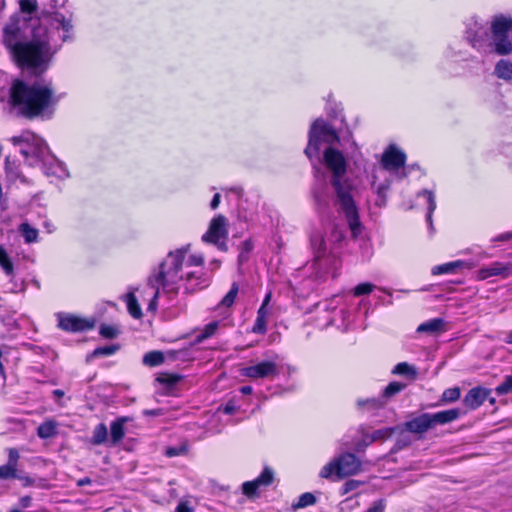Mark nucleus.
I'll return each mask as SVG.
<instances>
[{
  "instance_id": "69168bd1",
  "label": "nucleus",
  "mask_w": 512,
  "mask_h": 512,
  "mask_svg": "<svg viewBox=\"0 0 512 512\" xmlns=\"http://www.w3.org/2000/svg\"><path fill=\"white\" fill-rule=\"evenodd\" d=\"M144 414L157 416V415H159V412L157 410H146V411H144Z\"/></svg>"
},
{
  "instance_id": "473e14b6",
  "label": "nucleus",
  "mask_w": 512,
  "mask_h": 512,
  "mask_svg": "<svg viewBox=\"0 0 512 512\" xmlns=\"http://www.w3.org/2000/svg\"><path fill=\"white\" fill-rule=\"evenodd\" d=\"M406 387L405 384L400 382H391L383 391L382 399H389L399 392H401Z\"/></svg>"
},
{
  "instance_id": "5fc2aeb1",
  "label": "nucleus",
  "mask_w": 512,
  "mask_h": 512,
  "mask_svg": "<svg viewBox=\"0 0 512 512\" xmlns=\"http://www.w3.org/2000/svg\"><path fill=\"white\" fill-rule=\"evenodd\" d=\"M385 502L383 500H378L372 504L371 507L366 512H384Z\"/></svg>"
},
{
  "instance_id": "b1692460",
  "label": "nucleus",
  "mask_w": 512,
  "mask_h": 512,
  "mask_svg": "<svg viewBox=\"0 0 512 512\" xmlns=\"http://www.w3.org/2000/svg\"><path fill=\"white\" fill-rule=\"evenodd\" d=\"M386 401L381 398L358 399L357 406L363 411H373L383 408Z\"/></svg>"
},
{
  "instance_id": "6e6d98bb",
  "label": "nucleus",
  "mask_w": 512,
  "mask_h": 512,
  "mask_svg": "<svg viewBox=\"0 0 512 512\" xmlns=\"http://www.w3.org/2000/svg\"><path fill=\"white\" fill-rule=\"evenodd\" d=\"M175 512H193V509L190 508L186 503L181 502L176 507Z\"/></svg>"
},
{
  "instance_id": "2eb2a0df",
  "label": "nucleus",
  "mask_w": 512,
  "mask_h": 512,
  "mask_svg": "<svg viewBox=\"0 0 512 512\" xmlns=\"http://www.w3.org/2000/svg\"><path fill=\"white\" fill-rule=\"evenodd\" d=\"M310 243L314 253V262L321 266V261L327 253V245L322 233L318 230L313 231L310 236Z\"/></svg>"
},
{
  "instance_id": "0eeeda50",
  "label": "nucleus",
  "mask_w": 512,
  "mask_h": 512,
  "mask_svg": "<svg viewBox=\"0 0 512 512\" xmlns=\"http://www.w3.org/2000/svg\"><path fill=\"white\" fill-rule=\"evenodd\" d=\"M361 471V462L352 453H344L338 458L326 464L320 471L322 478H330L336 475L338 478H345L355 475Z\"/></svg>"
},
{
  "instance_id": "c85d7f7f",
  "label": "nucleus",
  "mask_w": 512,
  "mask_h": 512,
  "mask_svg": "<svg viewBox=\"0 0 512 512\" xmlns=\"http://www.w3.org/2000/svg\"><path fill=\"white\" fill-rule=\"evenodd\" d=\"M418 196L424 197L426 199L428 209L427 222L429 223V225H432V213L436 209L435 195L432 191L422 190L421 192L418 193Z\"/></svg>"
},
{
  "instance_id": "e2e57ef3",
  "label": "nucleus",
  "mask_w": 512,
  "mask_h": 512,
  "mask_svg": "<svg viewBox=\"0 0 512 512\" xmlns=\"http://www.w3.org/2000/svg\"><path fill=\"white\" fill-rule=\"evenodd\" d=\"M15 164H16V162H10V161L5 162V170L7 172L12 171L14 169Z\"/></svg>"
},
{
  "instance_id": "c03bdc74",
  "label": "nucleus",
  "mask_w": 512,
  "mask_h": 512,
  "mask_svg": "<svg viewBox=\"0 0 512 512\" xmlns=\"http://www.w3.org/2000/svg\"><path fill=\"white\" fill-rule=\"evenodd\" d=\"M99 333L102 337L107 339H113L117 337L119 331L116 327L111 325H102L100 327Z\"/></svg>"
},
{
  "instance_id": "cd10ccee",
  "label": "nucleus",
  "mask_w": 512,
  "mask_h": 512,
  "mask_svg": "<svg viewBox=\"0 0 512 512\" xmlns=\"http://www.w3.org/2000/svg\"><path fill=\"white\" fill-rule=\"evenodd\" d=\"M126 303H127L128 312L133 318L139 319L142 317V311H141L140 305H139V303L136 299V296L134 295L133 292H130L126 295Z\"/></svg>"
},
{
  "instance_id": "1a4fd4ad",
  "label": "nucleus",
  "mask_w": 512,
  "mask_h": 512,
  "mask_svg": "<svg viewBox=\"0 0 512 512\" xmlns=\"http://www.w3.org/2000/svg\"><path fill=\"white\" fill-rule=\"evenodd\" d=\"M240 374L252 380L274 378L279 374V368L276 362L265 360L242 368Z\"/></svg>"
},
{
  "instance_id": "7ed1b4c3",
  "label": "nucleus",
  "mask_w": 512,
  "mask_h": 512,
  "mask_svg": "<svg viewBox=\"0 0 512 512\" xmlns=\"http://www.w3.org/2000/svg\"><path fill=\"white\" fill-rule=\"evenodd\" d=\"M355 142L348 135L339 137L334 128L319 118L316 119L309 131V142L305 149L308 158L319 157L322 152L323 160H346L354 157Z\"/></svg>"
},
{
  "instance_id": "37998d69",
  "label": "nucleus",
  "mask_w": 512,
  "mask_h": 512,
  "mask_svg": "<svg viewBox=\"0 0 512 512\" xmlns=\"http://www.w3.org/2000/svg\"><path fill=\"white\" fill-rule=\"evenodd\" d=\"M389 188V182L385 181L384 183L379 184L376 187L378 198L376 200V204L382 206L385 204L386 199V191Z\"/></svg>"
},
{
  "instance_id": "20e7f679",
  "label": "nucleus",
  "mask_w": 512,
  "mask_h": 512,
  "mask_svg": "<svg viewBox=\"0 0 512 512\" xmlns=\"http://www.w3.org/2000/svg\"><path fill=\"white\" fill-rule=\"evenodd\" d=\"M316 177L329 178L337 200L345 213L353 237L360 233L361 224L352 197V184L347 176L346 162H317L314 166Z\"/></svg>"
},
{
  "instance_id": "3c124183",
  "label": "nucleus",
  "mask_w": 512,
  "mask_h": 512,
  "mask_svg": "<svg viewBox=\"0 0 512 512\" xmlns=\"http://www.w3.org/2000/svg\"><path fill=\"white\" fill-rule=\"evenodd\" d=\"M218 328V322H212L205 326L203 333L199 336L200 340L211 337Z\"/></svg>"
},
{
  "instance_id": "f704fd0d",
  "label": "nucleus",
  "mask_w": 512,
  "mask_h": 512,
  "mask_svg": "<svg viewBox=\"0 0 512 512\" xmlns=\"http://www.w3.org/2000/svg\"><path fill=\"white\" fill-rule=\"evenodd\" d=\"M393 432H394V428H389V427L376 430L370 436L369 443H372L375 441H384V440L388 439L389 437H391Z\"/></svg>"
},
{
  "instance_id": "bb28decb",
  "label": "nucleus",
  "mask_w": 512,
  "mask_h": 512,
  "mask_svg": "<svg viewBox=\"0 0 512 512\" xmlns=\"http://www.w3.org/2000/svg\"><path fill=\"white\" fill-rule=\"evenodd\" d=\"M268 315L267 307L261 306L257 312V319L253 326L252 331L257 334H264L266 332V317Z\"/></svg>"
},
{
  "instance_id": "dca6fc26",
  "label": "nucleus",
  "mask_w": 512,
  "mask_h": 512,
  "mask_svg": "<svg viewBox=\"0 0 512 512\" xmlns=\"http://www.w3.org/2000/svg\"><path fill=\"white\" fill-rule=\"evenodd\" d=\"M52 25L56 29L63 31V34L61 35L62 42H65L71 38V32L73 30L71 16L67 17L61 13L55 12L52 15Z\"/></svg>"
},
{
  "instance_id": "864d4df0",
  "label": "nucleus",
  "mask_w": 512,
  "mask_h": 512,
  "mask_svg": "<svg viewBox=\"0 0 512 512\" xmlns=\"http://www.w3.org/2000/svg\"><path fill=\"white\" fill-rule=\"evenodd\" d=\"M360 486V482L357 480H349L344 483L342 487V494H347Z\"/></svg>"
},
{
  "instance_id": "a18cd8bd",
  "label": "nucleus",
  "mask_w": 512,
  "mask_h": 512,
  "mask_svg": "<svg viewBox=\"0 0 512 512\" xmlns=\"http://www.w3.org/2000/svg\"><path fill=\"white\" fill-rule=\"evenodd\" d=\"M118 347L115 345L99 347L93 351V356H109L117 351Z\"/></svg>"
},
{
  "instance_id": "5701e85b",
  "label": "nucleus",
  "mask_w": 512,
  "mask_h": 512,
  "mask_svg": "<svg viewBox=\"0 0 512 512\" xmlns=\"http://www.w3.org/2000/svg\"><path fill=\"white\" fill-rule=\"evenodd\" d=\"M494 74L505 81L512 80V62L508 60H500L494 68Z\"/></svg>"
},
{
  "instance_id": "a19ab883",
  "label": "nucleus",
  "mask_w": 512,
  "mask_h": 512,
  "mask_svg": "<svg viewBox=\"0 0 512 512\" xmlns=\"http://www.w3.org/2000/svg\"><path fill=\"white\" fill-rule=\"evenodd\" d=\"M316 501V498L311 493H304L299 497L297 504L294 505V508H304L310 505H313Z\"/></svg>"
},
{
  "instance_id": "aec40b11",
  "label": "nucleus",
  "mask_w": 512,
  "mask_h": 512,
  "mask_svg": "<svg viewBox=\"0 0 512 512\" xmlns=\"http://www.w3.org/2000/svg\"><path fill=\"white\" fill-rule=\"evenodd\" d=\"M41 170L48 177L63 179L69 175L63 162H41Z\"/></svg>"
},
{
  "instance_id": "bf43d9fd",
  "label": "nucleus",
  "mask_w": 512,
  "mask_h": 512,
  "mask_svg": "<svg viewBox=\"0 0 512 512\" xmlns=\"http://www.w3.org/2000/svg\"><path fill=\"white\" fill-rule=\"evenodd\" d=\"M53 396L57 400L58 404L62 406V403H60V399L65 395V392L60 389H56L52 392Z\"/></svg>"
},
{
  "instance_id": "39448f33",
  "label": "nucleus",
  "mask_w": 512,
  "mask_h": 512,
  "mask_svg": "<svg viewBox=\"0 0 512 512\" xmlns=\"http://www.w3.org/2000/svg\"><path fill=\"white\" fill-rule=\"evenodd\" d=\"M489 34L487 28L475 21L468 28V40L479 51L494 52L498 55L512 53V17L496 15L490 21Z\"/></svg>"
},
{
  "instance_id": "9b49d317",
  "label": "nucleus",
  "mask_w": 512,
  "mask_h": 512,
  "mask_svg": "<svg viewBox=\"0 0 512 512\" xmlns=\"http://www.w3.org/2000/svg\"><path fill=\"white\" fill-rule=\"evenodd\" d=\"M59 327L65 331L80 332L93 327V322L74 315H60Z\"/></svg>"
},
{
  "instance_id": "6ab92c4d",
  "label": "nucleus",
  "mask_w": 512,
  "mask_h": 512,
  "mask_svg": "<svg viewBox=\"0 0 512 512\" xmlns=\"http://www.w3.org/2000/svg\"><path fill=\"white\" fill-rule=\"evenodd\" d=\"M487 396L488 392L485 389L473 388L466 394L463 403L467 408L474 410L484 403Z\"/></svg>"
},
{
  "instance_id": "4d7b16f0",
  "label": "nucleus",
  "mask_w": 512,
  "mask_h": 512,
  "mask_svg": "<svg viewBox=\"0 0 512 512\" xmlns=\"http://www.w3.org/2000/svg\"><path fill=\"white\" fill-rule=\"evenodd\" d=\"M511 239H512V233L506 232V233L499 235L495 239H493V241H509Z\"/></svg>"
},
{
  "instance_id": "412c9836",
  "label": "nucleus",
  "mask_w": 512,
  "mask_h": 512,
  "mask_svg": "<svg viewBox=\"0 0 512 512\" xmlns=\"http://www.w3.org/2000/svg\"><path fill=\"white\" fill-rule=\"evenodd\" d=\"M460 416L459 409H449L440 411L435 414H430L432 426L444 425L456 420Z\"/></svg>"
},
{
  "instance_id": "4468645a",
  "label": "nucleus",
  "mask_w": 512,
  "mask_h": 512,
  "mask_svg": "<svg viewBox=\"0 0 512 512\" xmlns=\"http://www.w3.org/2000/svg\"><path fill=\"white\" fill-rule=\"evenodd\" d=\"M405 429L414 434H423L433 428L430 414L424 413L405 423Z\"/></svg>"
},
{
  "instance_id": "f3484780",
  "label": "nucleus",
  "mask_w": 512,
  "mask_h": 512,
  "mask_svg": "<svg viewBox=\"0 0 512 512\" xmlns=\"http://www.w3.org/2000/svg\"><path fill=\"white\" fill-rule=\"evenodd\" d=\"M447 330V324L442 318L430 319L421 323L416 331L417 333H425L432 336H437Z\"/></svg>"
},
{
  "instance_id": "09e8293b",
  "label": "nucleus",
  "mask_w": 512,
  "mask_h": 512,
  "mask_svg": "<svg viewBox=\"0 0 512 512\" xmlns=\"http://www.w3.org/2000/svg\"><path fill=\"white\" fill-rule=\"evenodd\" d=\"M20 8L22 12L32 13L37 8L36 0H19Z\"/></svg>"
},
{
  "instance_id": "6e6552de",
  "label": "nucleus",
  "mask_w": 512,
  "mask_h": 512,
  "mask_svg": "<svg viewBox=\"0 0 512 512\" xmlns=\"http://www.w3.org/2000/svg\"><path fill=\"white\" fill-rule=\"evenodd\" d=\"M228 236V220L223 215L214 217L207 232L202 236V240L216 245L220 250L226 251L225 239Z\"/></svg>"
},
{
  "instance_id": "58836bf2",
  "label": "nucleus",
  "mask_w": 512,
  "mask_h": 512,
  "mask_svg": "<svg viewBox=\"0 0 512 512\" xmlns=\"http://www.w3.org/2000/svg\"><path fill=\"white\" fill-rule=\"evenodd\" d=\"M17 468L11 464H5L0 466V479H12L17 478Z\"/></svg>"
},
{
  "instance_id": "0e129e2a",
  "label": "nucleus",
  "mask_w": 512,
  "mask_h": 512,
  "mask_svg": "<svg viewBox=\"0 0 512 512\" xmlns=\"http://www.w3.org/2000/svg\"><path fill=\"white\" fill-rule=\"evenodd\" d=\"M505 342H506L507 344H512V330H511V331H509V332L506 334Z\"/></svg>"
},
{
  "instance_id": "4be33fe9",
  "label": "nucleus",
  "mask_w": 512,
  "mask_h": 512,
  "mask_svg": "<svg viewBox=\"0 0 512 512\" xmlns=\"http://www.w3.org/2000/svg\"><path fill=\"white\" fill-rule=\"evenodd\" d=\"M126 417H121L110 425V441L113 445L118 444L125 436L124 424L127 422Z\"/></svg>"
},
{
  "instance_id": "72a5a7b5",
  "label": "nucleus",
  "mask_w": 512,
  "mask_h": 512,
  "mask_svg": "<svg viewBox=\"0 0 512 512\" xmlns=\"http://www.w3.org/2000/svg\"><path fill=\"white\" fill-rule=\"evenodd\" d=\"M238 290H239L238 285L236 283H233L231 289L223 297V299L221 300L219 305L222 307H226V308L231 307L235 302L236 296L238 294Z\"/></svg>"
},
{
  "instance_id": "f257e3e1",
  "label": "nucleus",
  "mask_w": 512,
  "mask_h": 512,
  "mask_svg": "<svg viewBox=\"0 0 512 512\" xmlns=\"http://www.w3.org/2000/svg\"><path fill=\"white\" fill-rule=\"evenodd\" d=\"M189 245L170 251L159 264L158 272L152 274L148 284L154 289L148 310H157L159 286L165 293L176 294L183 287L185 293H193L209 285V277L204 271V258L201 255H188Z\"/></svg>"
},
{
  "instance_id": "ea45409f",
  "label": "nucleus",
  "mask_w": 512,
  "mask_h": 512,
  "mask_svg": "<svg viewBox=\"0 0 512 512\" xmlns=\"http://www.w3.org/2000/svg\"><path fill=\"white\" fill-rule=\"evenodd\" d=\"M393 373L398 374V375H412V376L416 375L415 369L406 362L398 363L394 367Z\"/></svg>"
},
{
  "instance_id": "f03ea898",
  "label": "nucleus",
  "mask_w": 512,
  "mask_h": 512,
  "mask_svg": "<svg viewBox=\"0 0 512 512\" xmlns=\"http://www.w3.org/2000/svg\"><path fill=\"white\" fill-rule=\"evenodd\" d=\"M3 42L9 49L14 60L21 67L31 69L35 73H43L59 49L53 43L51 32L42 22L32 25L31 37L21 41L20 19L12 16L4 27Z\"/></svg>"
},
{
  "instance_id": "680f3d73",
  "label": "nucleus",
  "mask_w": 512,
  "mask_h": 512,
  "mask_svg": "<svg viewBox=\"0 0 512 512\" xmlns=\"http://www.w3.org/2000/svg\"><path fill=\"white\" fill-rule=\"evenodd\" d=\"M240 391H241V393L248 395V394L252 393L253 389L251 386H243L240 388Z\"/></svg>"
},
{
  "instance_id": "603ef678",
  "label": "nucleus",
  "mask_w": 512,
  "mask_h": 512,
  "mask_svg": "<svg viewBox=\"0 0 512 512\" xmlns=\"http://www.w3.org/2000/svg\"><path fill=\"white\" fill-rule=\"evenodd\" d=\"M19 458H20V455H19L17 449H15V448L8 449V462H7L8 464H11L17 468Z\"/></svg>"
},
{
  "instance_id": "49530a36",
  "label": "nucleus",
  "mask_w": 512,
  "mask_h": 512,
  "mask_svg": "<svg viewBox=\"0 0 512 512\" xmlns=\"http://www.w3.org/2000/svg\"><path fill=\"white\" fill-rule=\"evenodd\" d=\"M157 380L160 383L166 384L168 386H173L180 380V377L178 375H173V374H161L157 378Z\"/></svg>"
},
{
  "instance_id": "a211bd4d",
  "label": "nucleus",
  "mask_w": 512,
  "mask_h": 512,
  "mask_svg": "<svg viewBox=\"0 0 512 512\" xmlns=\"http://www.w3.org/2000/svg\"><path fill=\"white\" fill-rule=\"evenodd\" d=\"M376 173H389L390 175L401 179L406 176L407 167L405 162H380L379 166L376 168Z\"/></svg>"
},
{
  "instance_id": "774afa93",
  "label": "nucleus",
  "mask_w": 512,
  "mask_h": 512,
  "mask_svg": "<svg viewBox=\"0 0 512 512\" xmlns=\"http://www.w3.org/2000/svg\"><path fill=\"white\" fill-rule=\"evenodd\" d=\"M269 300H270V294H268V295L266 296V298L264 299V301H263V303H262V305H261V306L266 307V306H267V304H268V302H269Z\"/></svg>"
},
{
  "instance_id": "f8f14e48",
  "label": "nucleus",
  "mask_w": 512,
  "mask_h": 512,
  "mask_svg": "<svg viewBox=\"0 0 512 512\" xmlns=\"http://www.w3.org/2000/svg\"><path fill=\"white\" fill-rule=\"evenodd\" d=\"M512 272V264L493 262L477 271V279L485 280L493 276L507 277Z\"/></svg>"
},
{
  "instance_id": "9d476101",
  "label": "nucleus",
  "mask_w": 512,
  "mask_h": 512,
  "mask_svg": "<svg viewBox=\"0 0 512 512\" xmlns=\"http://www.w3.org/2000/svg\"><path fill=\"white\" fill-rule=\"evenodd\" d=\"M274 479V473L272 469L265 467L262 473L253 481L243 483L242 492L249 498H253L258 495V490L262 486H269Z\"/></svg>"
},
{
  "instance_id": "c756f323",
  "label": "nucleus",
  "mask_w": 512,
  "mask_h": 512,
  "mask_svg": "<svg viewBox=\"0 0 512 512\" xmlns=\"http://www.w3.org/2000/svg\"><path fill=\"white\" fill-rule=\"evenodd\" d=\"M407 155L396 145L391 144L383 153L381 160H406Z\"/></svg>"
},
{
  "instance_id": "e433bc0d",
  "label": "nucleus",
  "mask_w": 512,
  "mask_h": 512,
  "mask_svg": "<svg viewBox=\"0 0 512 512\" xmlns=\"http://www.w3.org/2000/svg\"><path fill=\"white\" fill-rule=\"evenodd\" d=\"M107 440V428L104 424H99L94 432L92 442L94 444H102Z\"/></svg>"
},
{
  "instance_id": "de8ad7c7",
  "label": "nucleus",
  "mask_w": 512,
  "mask_h": 512,
  "mask_svg": "<svg viewBox=\"0 0 512 512\" xmlns=\"http://www.w3.org/2000/svg\"><path fill=\"white\" fill-rule=\"evenodd\" d=\"M374 289V285L373 284H370V283H361L359 285H357L355 288H354V295L355 296H361V295H364V294H369L373 291Z\"/></svg>"
},
{
  "instance_id": "2f4dec72",
  "label": "nucleus",
  "mask_w": 512,
  "mask_h": 512,
  "mask_svg": "<svg viewBox=\"0 0 512 512\" xmlns=\"http://www.w3.org/2000/svg\"><path fill=\"white\" fill-rule=\"evenodd\" d=\"M164 362V355L160 351H151L144 355L143 363L147 366L154 367Z\"/></svg>"
},
{
  "instance_id": "423d86ee",
  "label": "nucleus",
  "mask_w": 512,
  "mask_h": 512,
  "mask_svg": "<svg viewBox=\"0 0 512 512\" xmlns=\"http://www.w3.org/2000/svg\"><path fill=\"white\" fill-rule=\"evenodd\" d=\"M9 102L27 117H35L45 113L57 102L50 84L36 82L27 85L16 80L10 88Z\"/></svg>"
},
{
  "instance_id": "7c9ffc66",
  "label": "nucleus",
  "mask_w": 512,
  "mask_h": 512,
  "mask_svg": "<svg viewBox=\"0 0 512 512\" xmlns=\"http://www.w3.org/2000/svg\"><path fill=\"white\" fill-rule=\"evenodd\" d=\"M0 266L7 276H14L13 263L10 257L8 256L6 250L2 246H0Z\"/></svg>"
},
{
  "instance_id": "338daca9",
  "label": "nucleus",
  "mask_w": 512,
  "mask_h": 512,
  "mask_svg": "<svg viewBox=\"0 0 512 512\" xmlns=\"http://www.w3.org/2000/svg\"><path fill=\"white\" fill-rule=\"evenodd\" d=\"M333 234H334V237H335L336 241H340L341 240V238H342L341 232L334 231Z\"/></svg>"
},
{
  "instance_id": "13d9d810",
  "label": "nucleus",
  "mask_w": 512,
  "mask_h": 512,
  "mask_svg": "<svg viewBox=\"0 0 512 512\" xmlns=\"http://www.w3.org/2000/svg\"><path fill=\"white\" fill-rule=\"evenodd\" d=\"M220 198H221V196H220V194H219V193H216V194L214 195V197H213V199H212V201H211V203H210V207H211L213 210H214V209H216V208L219 206V204H220Z\"/></svg>"
},
{
  "instance_id": "393cba45",
  "label": "nucleus",
  "mask_w": 512,
  "mask_h": 512,
  "mask_svg": "<svg viewBox=\"0 0 512 512\" xmlns=\"http://www.w3.org/2000/svg\"><path fill=\"white\" fill-rule=\"evenodd\" d=\"M464 262L463 261H453L449 263H445L442 265H438L432 268V274L433 275H441V274H452L455 273V271L458 268L463 267Z\"/></svg>"
},
{
  "instance_id": "ddd939ff",
  "label": "nucleus",
  "mask_w": 512,
  "mask_h": 512,
  "mask_svg": "<svg viewBox=\"0 0 512 512\" xmlns=\"http://www.w3.org/2000/svg\"><path fill=\"white\" fill-rule=\"evenodd\" d=\"M21 154L25 158L31 157L39 160H44L51 156L49 148L41 140H36L33 144H26L25 147L21 148Z\"/></svg>"
},
{
  "instance_id": "4c0bfd02",
  "label": "nucleus",
  "mask_w": 512,
  "mask_h": 512,
  "mask_svg": "<svg viewBox=\"0 0 512 512\" xmlns=\"http://www.w3.org/2000/svg\"><path fill=\"white\" fill-rule=\"evenodd\" d=\"M461 392L458 387L446 389L442 394V401L446 403H452L460 398Z\"/></svg>"
},
{
  "instance_id": "8fccbe9b",
  "label": "nucleus",
  "mask_w": 512,
  "mask_h": 512,
  "mask_svg": "<svg viewBox=\"0 0 512 512\" xmlns=\"http://www.w3.org/2000/svg\"><path fill=\"white\" fill-rule=\"evenodd\" d=\"M187 452V446L181 445L179 447H168L165 451L166 456L174 457L184 455Z\"/></svg>"
},
{
  "instance_id": "052dcab7",
  "label": "nucleus",
  "mask_w": 512,
  "mask_h": 512,
  "mask_svg": "<svg viewBox=\"0 0 512 512\" xmlns=\"http://www.w3.org/2000/svg\"><path fill=\"white\" fill-rule=\"evenodd\" d=\"M91 482H92V480L90 478L85 477L83 479H80L77 484H78V486H84V485L91 484Z\"/></svg>"
},
{
  "instance_id": "a878e982",
  "label": "nucleus",
  "mask_w": 512,
  "mask_h": 512,
  "mask_svg": "<svg viewBox=\"0 0 512 512\" xmlns=\"http://www.w3.org/2000/svg\"><path fill=\"white\" fill-rule=\"evenodd\" d=\"M57 433V423L53 420H48L39 425L37 434L42 439L51 438Z\"/></svg>"
},
{
  "instance_id": "79ce46f5",
  "label": "nucleus",
  "mask_w": 512,
  "mask_h": 512,
  "mask_svg": "<svg viewBox=\"0 0 512 512\" xmlns=\"http://www.w3.org/2000/svg\"><path fill=\"white\" fill-rule=\"evenodd\" d=\"M512 392V376H506L504 381L496 387L498 395H505Z\"/></svg>"
},
{
  "instance_id": "c9c22d12",
  "label": "nucleus",
  "mask_w": 512,
  "mask_h": 512,
  "mask_svg": "<svg viewBox=\"0 0 512 512\" xmlns=\"http://www.w3.org/2000/svg\"><path fill=\"white\" fill-rule=\"evenodd\" d=\"M20 231L27 243L34 242L37 239L38 231L36 229L32 228L27 223L21 224Z\"/></svg>"
}]
</instances>
